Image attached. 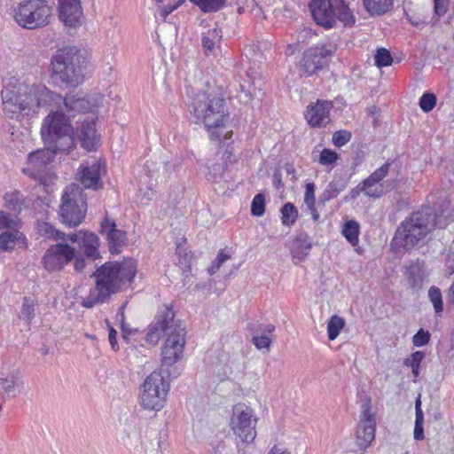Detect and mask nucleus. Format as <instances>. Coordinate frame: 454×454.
I'll list each match as a JSON object with an SVG mask.
<instances>
[{"mask_svg":"<svg viewBox=\"0 0 454 454\" xmlns=\"http://www.w3.org/2000/svg\"><path fill=\"white\" fill-rule=\"evenodd\" d=\"M311 247L309 236L305 232H301L292 240L289 249L293 258L301 262L309 255Z\"/></svg>","mask_w":454,"mask_h":454,"instance_id":"cd10ccee","label":"nucleus"},{"mask_svg":"<svg viewBox=\"0 0 454 454\" xmlns=\"http://www.w3.org/2000/svg\"><path fill=\"white\" fill-rule=\"evenodd\" d=\"M404 365L411 368V372L415 378L419 377L420 364H408Z\"/></svg>","mask_w":454,"mask_h":454,"instance_id":"e2e57ef3","label":"nucleus"},{"mask_svg":"<svg viewBox=\"0 0 454 454\" xmlns=\"http://www.w3.org/2000/svg\"><path fill=\"white\" fill-rule=\"evenodd\" d=\"M265 212V198L262 193L256 194L251 203V214L254 216H262Z\"/></svg>","mask_w":454,"mask_h":454,"instance_id":"de8ad7c7","label":"nucleus"},{"mask_svg":"<svg viewBox=\"0 0 454 454\" xmlns=\"http://www.w3.org/2000/svg\"><path fill=\"white\" fill-rule=\"evenodd\" d=\"M419 105L423 112L428 113L436 105V96L434 93L425 92L420 97Z\"/></svg>","mask_w":454,"mask_h":454,"instance_id":"09e8293b","label":"nucleus"},{"mask_svg":"<svg viewBox=\"0 0 454 454\" xmlns=\"http://www.w3.org/2000/svg\"><path fill=\"white\" fill-rule=\"evenodd\" d=\"M74 257L75 248L66 243H57L46 250L42 262L47 271L53 272L62 270Z\"/></svg>","mask_w":454,"mask_h":454,"instance_id":"dca6fc26","label":"nucleus"},{"mask_svg":"<svg viewBox=\"0 0 454 454\" xmlns=\"http://www.w3.org/2000/svg\"><path fill=\"white\" fill-rule=\"evenodd\" d=\"M351 133L348 130H338L333 135V143L337 147H341L351 139Z\"/></svg>","mask_w":454,"mask_h":454,"instance_id":"603ef678","label":"nucleus"},{"mask_svg":"<svg viewBox=\"0 0 454 454\" xmlns=\"http://www.w3.org/2000/svg\"><path fill=\"white\" fill-rule=\"evenodd\" d=\"M340 1L341 3H338V5L335 7L336 19L341 20L345 26L353 25L355 23V17L351 10L344 0Z\"/></svg>","mask_w":454,"mask_h":454,"instance_id":"c9c22d12","label":"nucleus"},{"mask_svg":"<svg viewBox=\"0 0 454 454\" xmlns=\"http://www.w3.org/2000/svg\"><path fill=\"white\" fill-rule=\"evenodd\" d=\"M434 12L438 16H442L447 12L449 0H434Z\"/></svg>","mask_w":454,"mask_h":454,"instance_id":"13d9d810","label":"nucleus"},{"mask_svg":"<svg viewBox=\"0 0 454 454\" xmlns=\"http://www.w3.org/2000/svg\"><path fill=\"white\" fill-rule=\"evenodd\" d=\"M281 221L284 225L290 226L294 223L297 218V209L294 204L288 202L281 207Z\"/></svg>","mask_w":454,"mask_h":454,"instance_id":"a19ab883","label":"nucleus"},{"mask_svg":"<svg viewBox=\"0 0 454 454\" xmlns=\"http://www.w3.org/2000/svg\"><path fill=\"white\" fill-rule=\"evenodd\" d=\"M413 437L416 441H422L425 439L423 425L414 424Z\"/></svg>","mask_w":454,"mask_h":454,"instance_id":"680f3d73","label":"nucleus"},{"mask_svg":"<svg viewBox=\"0 0 454 454\" xmlns=\"http://www.w3.org/2000/svg\"><path fill=\"white\" fill-rule=\"evenodd\" d=\"M376 418L372 412V406L366 402L361 406V415L356 438L361 447H368L375 438Z\"/></svg>","mask_w":454,"mask_h":454,"instance_id":"6ab92c4d","label":"nucleus"},{"mask_svg":"<svg viewBox=\"0 0 454 454\" xmlns=\"http://www.w3.org/2000/svg\"><path fill=\"white\" fill-rule=\"evenodd\" d=\"M57 153H59V151L49 145L30 153L27 156V166L22 169L23 173L42 184H47L51 179L49 166Z\"/></svg>","mask_w":454,"mask_h":454,"instance_id":"9b49d317","label":"nucleus"},{"mask_svg":"<svg viewBox=\"0 0 454 454\" xmlns=\"http://www.w3.org/2000/svg\"><path fill=\"white\" fill-rule=\"evenodd\" d=\"M185 335L184 324H177V327L174 328L173 332H169L161 348V364L159 371L165 373L169 367L181 359L186 343Z\"/></svg>","mask_w":454,"mask_h":454,"instance_id":"ddd939ff","label":"nucleus"},{"mask_svg":"<svg viewBox=\"0 0 454 454\" xmlns=\"http://www.w3.org/2000/svg\"><path fill=\"white\" fill-rule=\"evenodd\" d=\"M137 273V262L127 259L122 262H107L98 267L92 275L94 287L83 298L82 305L90 309L97 304L106 303L121 287L131 283Z\"/></svg>","mask_w":454,"mask_h":454,"instance_id":"f03ea898","label":"nucleus"},{"mask_svg":"<svg viewBox=\"0 0 454 454\" xmlns=\"http://www.w3.org/2000/svg\"><path fill=\"white\" fill-rule=\"evenodd\" d=\"M24 240V235L18 230L7 231L0 234V251L13 250L16 245Z\"/></svg>","mask_w":454,"mask_h":454,"instance_id":"c85d7f7f","label":"nucleus"},{"mask_svg":"<svg viewBox=\"0 0 454 454\" xmlns=\"http://www.w3.org/2000/svg\"><path fill=\"white\" fill-rule=\"evenodd\" d=\"M86 211L87 204L82 190L75 184L66 187L59 209L61 222L66 226L76 227L83 221Z\"/></svg>","mask_w":454,"mask_h":454,"instance_id":"1a4fd4ad","label":"nucleus"},{"mask_svg":"<svg viewBox=\"0 0 454 454\" xmlns=\"http://www.w3.org/2000/svg\"><path fill=\"white\" fill-rule=\"evenodd\" d=\"M17 393V384L13 378H0V398L13 397Z\"/></svg>","mask_w":454,"mask_h":454,"instance_id":"ea45409f","label":"nucleus"},{"mask_svg":"<svg viewBox=\"0 0 454 454\" xmlns=\"http://www.w3.org/2000/svg\"><path fill=\"white\" fill-rule=\"evenodd\" d=\"M268 454H290L286 450H282L277 445H274L269 451Z\"/></svg>","mask_w":454,"mask_h":454,"instance_id":"69168bd1","label":"nucleus"},{"mask_svg":"<svg viewBox=\"0 0 454 454\" xmlns=\"http://www.w3.org/2000/svg\"><path fill=\"white\" fill-rule=\"evenodd\" d=\"M428 298L433 304L434 313L441 316L443 311V301L442 292L437 286H431L428 290Z\"/></svg>","mask_w":454,"mask_h":454,"instance_id":"58836bf2","label":"nucleus"},{"mask_svg":"<svg viewBox=\"0 0 454 454\" xmlns=\"http://www.w3.org/2000/svg\"><path fill=\"white\" fill-rule=\"evenodd\" d=\"M424 357H425V353L423 351H415L411 354L410 358H406L403 361V364H421Z\"/></svg>","mask_w":454,"mask_h":454,"instance_id":"bf43d9fd","label":"nucleus"},{"mask_svg":"<svg viewBox=\"0 0 454 454\" xmlns=\"http://www.w3.org/2000/svg\"><path fill=\"white\" fill-rule=\"evenodd\" d=\"M105 171V162L101 160H93L91 162L81 163L77 176L81 184L85 189L97 191L103 186L101 176Z\"/></svg>","mask_w":454,"mask_h":454,"instance_id":"f3484780","label":"nucleus"},{"mask_svg":"<svg viewBox=\"0 0 454 454\" xmlns=\"http://www.w3.org/2000/svg\"><path fill=\"white\" fill-rule=\"evenodd\" d=\"M217 155H220V161L213 162L212 160H207V166L208 168V179L212 180L215 183H219L225 173V170L228 168V163L231 162V158L233 157L232 148L230 147V143H226V148L224 151H218Z\"/></svg>","mask_w":454,"mask_h":454,"instance_id":"bb28decb","label":"nucleus"},{"mask_svg":"<svg viewBox=\"0 0 454 454\" xmlns=\"http://www.w3.org/2000/svg\"><path fill=\"white\" fill-rule=\"evenodd\" d=\"M4 206L11 210L20 212L25 207L23 195L20 192H9L4 195Z\"/></svg>","mask_w":454,"mask_h":454,"instance_id":"f704fd0d","label":"nucleus"},{"mask_svg":"<svg viewBox=\"0 0 454 454\" xmlns=\"http://www.w3.org/2000/svg\"><path fill=\"white\" fill-rule=\"evenodd\" d=\"M342 235L345 239L352 245L356 246L358 244V237L360 232V226L355 220H349L346 222L342 228Z\"/></svg>","mask_w":454,"mask_h":454,"instance_id":"72a5a7b5","label":"nucleus"},{"mask_svg":"<svg viewBox=\"0 0 454 454\" xmlns=\"http://www.w3.org/2000/svg\"><path fill=\"white\" fill-rule=\"evenodd\" d=\"M447 297H448L449 301L454 307V282L450 285V286L448 289Z\"/></svg>","mask_w":454,"mask_h":454,"instance_id":"0e129e2a","label":"nucleus"},{"mask_svg":"<svg viewBox=\"0 0 454 454\" xmlns=\"http://www.w3.org/2000/svg\"><path fill=\"white\" fill-rule=\"evenodd\" d=\"M169 371H153L141 386L140 404L146 410L160 411L169 390Z\"/></svg>","mask_w":454,"mask_h":454,"instance_id":"6e6552de","label":"nucleus"},{"mask_svg":"<svg viewBox=\"0 0 454 454\" xmlns=\"http://www.w3.org/2000/svg\"><path fill=\"white\" fill-rule=\"evenodd\" d=\"M60 20L68 27H75L80 23L82 10L80 0H59Z\"/></svg>","mask_w":454,"mask_h":454,"instance_id":"393cba45","label":"nucleus"},{"mask_svg":"<svg viewBox=\"0 0 454 454\" xmlns=\"http://www.w3.org/2000/svg\"><path fill=\"white\" fill-rule=\"evenodd\" d=\"M453 219L452 215H445L444 211L438 215L430 207L422 208L402 222L395 231V240L406 249L411 248L424 239L434 227L445 228Z\"/></svg>","mask_w":454,"mask_h":454,"instance_id":"20e7f679","label":"nucleus"},{"mask_svg":"<svg viewBox=\"0 0 454 454\" xmlns=\"http://www.w3.org/2000/svg\"><path fill=\"white\" fill-rule=\"evenodd\" d=\"M315 188L316 185L313 182L306 184L304 204L307 207L308 213L311 215L313 221L317 222L319 220L320 215L316 207Z\"/></svg>","mask_w":454,"mask_h":454,"instance_id":"7c9ffc66","label":"nucleus"},{"mask_svg":"<svg viewBox=\"0 0 454 454\" xmlns=\"http://www.w3.org/2000/svg\"><path fill=\"white\" fill-rule=\"evenodd\" d=\"M399 176V168L395 166V161L387 160L367 178L352 188L348 194L343 198V201L354 200L362 192L370 198H380L384 190L391 191L397 188L400 183Z\"/></svg>","mask_w":454,"mask_h":454,"instance_id":"423d86ee","label":"nucleus"},{"mask_svg":"<svg viewBox=\"0 0 454 454\" xmlns=\"http://www.w3.org/2000/svg\"><path fill=\"white\" fill-rule=\"evenodd\" d=\"M39 231L41 234L47 238H51L55 240H64L66 239V233L56 230L51 223H43L39 225Z\"/></svg>","mask_w":454,"mask_h":454,"instance_id":"37998d69","label":"nucleus"},{"mask_svg":"<svg viewBox=\"0 0 454 454\" xmlns=\"http://www.w3.org/2000/svg\"><path fill=\"white\" fill-rule=\"evenodd\" d=\"M269 334L254 335L252 337V343L258 348H269L271 345L272 340L268 336Z\"/></svg>","mask_w":454,"mask_h":454,"instance_id":"5fc2aeb1","label":"nucleus"},{"mask_svg":"<svg viewBox=\"0 0 454 454\" xmlns=\"http://www.w3.org/2000/svg\"><path fill=\"white\" fill-rule=\"evenodd\" d=\"M414 424L424 425V413L421 408L420 395L415 401V422Z\"/></svg>","mask_w":454,"mask_h":454,"instance_id":"6e6d98bb","label":"nucleus"},{"mask_svg":"<svg viewBox=\"0 0 454 454\" xmlns=\"http://www.w3.org/2000/svg\"><path fill=\"white\" fill-rule=\"evenodd\" d=\"M351 176L347 174L335 173L333 179L326 185L325 190L319 195L318 204L325 205L326 202L336 199L342 192H344L350 182Z\"/></svg>","mask_w":454,"mask_h":454,"instance_id":"a878e982","label":"nucleus"},{"mask_svg":"<svg viewBox=\"0 0 454 454\" xmlns=\"http://www.w3.org/2000/svg\"><path fill=\"white\" fill-rule=\"evenodd\" d=\"M336 51L333 44H317L306 50L303 53L301 68L302 75L309 77L328 64Z\"/></svg>","mask_w":454,"mask_h":454,"instance_id":"4468645a","label":"nucleus"},{"mask_svg":"<svg viewBox=\"0 0 454 454\" xmlns=\"http://www.w3.org/2000/svg\"><path fill=\"white\" fill-rule=\"evenodd\" d=\"M87 260H89L87 257L84 258L83 255L77 254V252L75 251V257L73 259L74 270L77 272H82L86 267Z\"/></svg>","mask_w":454,"mask_h":454,"instance_id":"4d7b16f0","label":"nucleus"},{"mask_svg":"<svg viewBox=\"0 0 454 454\" xmlns=\"http://www.w3.org/2000/svg\"><path fill=\"white\" fill-rule=\"evenodd\" d=\"M333 104L326 100H317L314 105L308 106L305 119L312 127L325 126L330 121V111Z\"/></svg>","mask_w":454,"mask_h":454,"instance_id":"b1692460","label":"nucleus"},{"mask_svg":"<svg viewBox=\"0 0 454 454\" xmlns=\"http://www.w3.org/2000/svg\"><path fill=\"white\" fill-rule=\"evenodd\" d=\"M374 61L377 67H389L393 63V58L390 51L386 48H379L374 55Z\"/></svg>","mask_w":454,"mask_h":454,"instance_id":"79ce46f5","label":"nucleus"},{"mask_svg":"<svg viewBox=\"0 0 454 454\" xmlns=\"http://www.w3.org/2000/svg\"><path fill=\"white\" fill-rule=\"evenodd\" d=\"M273 183H274V185H275L277 188H278L279 186H281V185H282V181H281L280 176H279V177H277V176H275Z\"/></svg>","mask_w":454,"mask_h":454,"instance_id":"774afa93","label":"nucleus"},{"mask_svg":"<svg viewBox=\"0 0 454 454\" xmlns=\"http://www.w3.org/2000/svg\"><path fill=\"white\" fill-rule=\"evenodd\" d=\"M43 140L59 153H68L74 146L73 127L69 118L60 110L49 114L41 127Z\"/></svg>","mask_w":454,"mask_h":454,"instance_id":"0eeeda50","label":"nucleus"},{"mask_svg":"<svg viewBox=\"0 0 454 454\" xmlns=\"http://www.w3.org/2000/svg\"><path fill=\"white\" fill-rule=\"evenodd\" d=\"M177 324H183V322L175 318L173 308L164 305L155 321L150 325L145 336L146 342L152 345L157 344L162 334L168 335L169 332H173L174 328L177 327Z\"/></svg>","mask_w":454,"mask_h":454,"instance_id":"2eb2a0df","label":"nucleus"},{"mask_svg":"<svg viewBox=\"0 0 454 454\" xmlns=\"http://www.w3.org/2000/svg\"><path fill=\"white\" fill-rule=\"evenodd\" d=\"M230 258V254L225 253L223 250H220L215 259L212 262L210 267L208 268V273L211 275L215 274L222 266V264Z\"/></svg>","mask_w":454,"mask_h":454,"instance_id":"3c124183","label":"nucleus"},{"mask_svg":"<svg viewBox=\"0 0 454 454\" xmlns=\"http://www.w3.org/2000/svg\"><path fill=\"white\" fill-rule=\"evenodd\" d=\"M363 3L371 16H380L392 8L394 0H363Z\"/></svg>","mask_w":454,"mask_h":454,"instance_id":"c756f323","label":"nucleus"},{"mask_svg":"<svg viewBox=\"0 0 454 454\" xmlns=\"http://www.w3.org/2000/svg\"><path fill=\"white\" fill-rule=\"evenodd\" d=\"M126 303H124L120 309H118L116 313V320L121 323V328L122 332V338L125 340H128V335H129L132 333L131 329H129L128 326L125 324V316H124V309H125Z\"/></svg>","mask_w":454,"mask_h":454,"instance_id":"864d4df0","label":"nucleus"},{"mask_svg":"<svg viewBox=\"0 0 454 454\" xmlns=\"http://www.w3.org/2000/svg\"><path fill=\"white\" fill-rule=\"evenodd\" d=\"M344 325L345 320L342 317L336 315L332 316L327 323V334L329 340H335Z\"/></svg>","mask_w":454,"mask_h":454,"instance_id":"4c0bfd02","label":"nucleus"},{"mask_svg":"<svg viewBox=\"0 0 454 454\" xmlns=\"http://www.w3.org/2000/svg\"><path fill=\"white\" fill-rule=\"evenodd\" d=\"M75 134L79 139L82 147L90 152L97 149L99 143V135L96 129V118L86 116L77 125Z\"/></svg>","mask_w":454,"mask_h":454,"instance_id":"412c9836","label":"nucleus"},{"mask_svg":"<svg viewBox=\"0 0 454 454\" xmlns=\"http://www.w3.org/2000/svg\"><path fill=\"white\" fill-rule=\"evenodd\" d=\"M247 329L254 335L270 334L275 331V325L272 324H262L258 321L251 322L247 325Z\"/></svg>","mask_w":454,"mask_h":454,"instance_id":"c03bdc74","label":"nucleus"},{"mask_svg":"<svg viewBox=\"0 0 454 454\" xmlns=\"http://www.w3.org/2000/svg\"><path fill=\"white\" fill-rule=\"evenodd\" d=\"M97 107L96 98L69 93L63 97L62 109L59 110L65 111L69 115H75L80 113L93 112Z\"/></svg>","mask_w":454,"mask_h":454,"instance_id":"5701e85b","label":"nucleus"},{"mask_svg":"<svg viewBox=\"0 0 454 454\" xmlns=\"http://www.w3.org/2000/svg\"><path fill=\"white\" fill-rule=\"evenodd\" d=\"M257 419L253 410L244 403L234 406L230 420V427L237 438L242 442L251 443L256 436Z\"/></svg>","mask_w":454,"mask_h":454,"instance_id":"f8f14e48","label":"nucleus"},{"mask_svg":"<svg viewBox=\"0 0 454 454\" xmlns=\"http://www.w3.org/2000/svg\"><path fill=\"white\" fill-rule=\"evenodd\" d=\"M64 240H69L72 243H76L80 248L83 250L84 255L87 256L89 261H95L100 257L98 247V237L85 231H79L74 233L66 234Z\"/></svg>","mask_w":454,"mask_h":454,"instance_id":"aec40b11","label":"nucleus"},{"mask_svg":"<svg viewBox=\"0 0 454 454\" xmlns=\"http://www.w3.org/2000/svg\"><path fill=\"white\" fill-rule=\"evenodd\" d=\"M2 101L5 115L14 118L34 107L62 109L63 97L43 84L28 85L11 81L2 90Z\"/></svg>","mask_w":454,"mask_h":454,"instance_id":"f257e3e1","label":"nucleus"},{"mask_svg":"<svg viewBox=\"0 0 454 454\" xmlns=\"http://www.w3.org/2000/svg\"><path fill=\"white\" fill-rule=\"evenodd\" d=\"M340 0H311L309 4V11L317 24L331 28L336 22L335 7Z\"/></svg>","mask_w":454,"mask_h":454,"instance_id":"a211bd4d","label":"nucleus"},{"mask_svg":"<svg viewBox=\"0 0 454 454\" xmlns=\"http://www.w3.org/2000/svg\"><path fill=\"white\" fill-rule=\"evenodd\" d=\"M37 307L38 302L35 299L27 296L24 297L19 314L20 319L25 321L26 324L29 325L35 317V310Z\"/></svg>","mask_w":454,"mask_h":454,"instance_id":"2f4dec72","label":"nucleus"},{"mask_svg":"<svg viewBox=\"0 0 454 454\" xmlns=\"http://www.w3.org/2000/svg\"><path fill=\"white\" fill-rule=\"evenodd\" d=\"M108 340L112 349L114 351L118 350L119 345L117 342V332L112 326L109 328Z\"/></svg>","mask_w":454,"mask_h":454,"instance_id":"052dcab7","label":"nucleus"},{"mask_svg":"<svg viewBox=\"0 0 454 454\" xmlns=\"http://www.w3.org/2000/svg\"><path fill=\"white\" fill-rule=\"evenodd\" d=\"M51 9L44 0H26L14 10V20L24 28L35 29L49 23Z\"/></svg>","mask_w":454,"mask_h":454,"instance_id":"9d476101","label":"nucleus"},{"mask_svg":"<svg viewBox=\"0 0 454 454\" xmlns=\"http://www.w3.org/2000/svg\"><path fill=\"white\" fill-rule=\"evenodd\" d=\"M191 113L196 123H203L211 140L224 142L231 138L232 130L225 128L229 119L223 98L207 93H198L192 103Z\"/></svg>","mask_w":454,"mask_h":454,"instance_id":"7ed1b4c3","label":"nucleus"},{"mask_svg":"<svg viewBox=\"0 0 454 454\" xmlns=\"http://www.w3.org/2000/svg\"><path fill=\"white\" fill-rule=\"evenodd\" d=\"M100 231L106 237L110 253L120 254L126 244V231L117 229L115 222L108 218L101 223Z\"/></svg>","mask_w":454,"mask_h":454,"instance_id":"4be33fe9","label":"nucleus"},{"mask_svg":"<svg viewBox=\"0 0 454 454\" xmlns=\"http://www.w3.org/2000/svg\"><path fill=\"white\" fill-rule=\"evenodd\" d=\"M87 64L76 47L59 49L51 58V77L55 82L76 87L84 82Z\"/></svg>","mask_w":454,"mask_h":454,"instance_id":"39448f33","label":"nucleus"},{"mask_svg":"<svg viewBox=\"0 0 454 454\" xmlns=\"http://www.w3.org/2000/svg\"><path fill=\"white\" fill-rule=\"evenodd\" d=\"M431 334L428 331L420 328L412 337V343L415 347H423L428 344Z\"/></svg>","mask_w":454,"mask_h":454,"instance_id":"8fccbe9b","label":"nucleus"},{"mask_svg":"<svg viewBox=\"0 0 454 454\" xmlns=\"http://www.w3.org/2000/svg\"><path fill=\"white\" fill-rule=\"evenodd\" d=\"M223 37V32L219 27L207 29L202 34V46L206 51H211L215 46L220 43Z\"/></svg>","mask_w":454,"mask_h":454,"instance_id":"473e14b6","label":"nucleus"},{"mask_svg":"<svg viewBox=\"0 0 454 454\" xmlns=\"http://www.w3.org/2000/svg\"><path fill=\"white\" fill-rule=\"evenodd\" d=\"M19 224V219L16 215L0 211V230H16Z\"/></svg>","mask_w":454,"mask_h":454,"instance_id":"a18cd8bd","label":"nucleus"},{"mask_svg":"<svg viewBox=\"0 0 454 454\" xmlns=\"http://www.w3.org/2000/svg\"><path fill=\"white\" fill-rule=\"evenodd\" d=\"M338 159L339 154L336 152L325 148L320 153L318 162L323 166L333 168Z\"/></svg>","mask_w":454,"mask_h":454,"instance_id":"49530a36","label":"nucleus"},{"mask_svg":"<svg viewBox=\"0 0 454 454\" xmlns=\"http://www.w3.org/2000/svg\"><path fill=\"white\" fill-rule=\"evenodd\" d=\"M447 265H448L450 273L453 274L454 273V254H453V256L449 259Z\"/></svg>","mask_w":454,"mask_h":454,"instance_id":"338daca9","label":"nucleus"},{"mask_svg":"<svg viewBox=\"0 0 454 454\" xmlns=\"http://www.w3.org/2000/svg\"><path fill=\"white\" fill-rule=\"evenodd\" d=\"M199 6L203 12H215L225 5L226 0H190Z\"/></svg>","mask_w":454,"mask_h":454,"instance_id":"e433bc0d","label":"nucleus"}]
</instances>
